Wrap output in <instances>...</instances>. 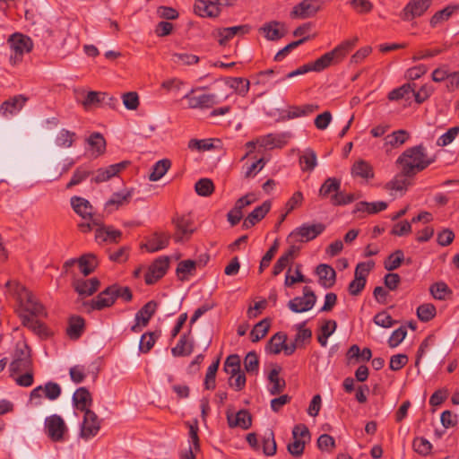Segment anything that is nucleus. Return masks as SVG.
<instances>
[{
	"label": "nucleus",
	"mask_w": 459,
	"mask_h": 459,
	"mask_svg": "<svg viewBox=\"0 0 459 459\" xmlns=\"http://www.w3.org/2000/svg\"><path fill=\"white\" fill-rule=\"evenodd\" d=\"M434 158L428 156L426 149L420 144L404 151L397 159L401 169L404 175L414 176L417 172L422 171L434 162Z\"/></svg>",
	"instance_id": "obj_1"
},
{
	"label": "nucleus",
	"mask_w": 459,
	"mask_h": 459,
	"mask_svg": "<svg viewBox=\"0 0 459 459\" xmlns=\"http://www.w3.org/2000/svg\"><path fill=\"white\" fill-rule=\"evenodd\" d=\"M357 42V37L342 42L332 51L324 54L316 61L309 63L311 70L314 72H321L329 67L331 65L340 63L354 48Z\"/></svg>",
	"instance_id": "obj_2"
},
{
	"label": "nucleus",
	"mask_w": 459,
	"mask_h": 459,
	"mask_svg": "<svg viewBox=\"0 0 459 459\" xmlns=\"http://www.w3.org/2000/svg\"><path fill=\"white\" fill-rule=\"evenodd\" d=\"M341 180L336 178H328L319 189V196L322 198H330L333 205H345L354 201V195L344 194L340 191Z\"/></svg>",
	"instance_id": "obj_3"
},
{
	"label": "nucleus",
	"mask_w": 459,
	"mask_h": 459,
	"mask_svg": "<svg viewBox=\"0 0 459 459\" xmlns=\"http://www.w3.org/2000/svg\"><path fill=\"white\" fill-rule=\"evenodd\" d=\"M325 230L323 223H304L292 230L287 237L288 243L308 242L315 239Z\"/></svg>",
	"instance_id": "obj_4"
},
{
	"label": "nucleus",
	"mask_w": 459,
	"mask_h": 459,
	"mask_svg": "<svg viewBox=\"0 0 459 459\" xmlns=\"http://www.w3.org/2000/svg\"><path fill=\"white\" fill-rule=\"evenodd\" d=\"M32 366L30 350L24 342L16 344L13 359L10 364V371L12 373H19L23 370H30Z\"/></svg>",
	"instance_id": "obj_5"
},
{
	"label": "nucleus",
	"mask_w": 459,
	"mask_h": 459,
	"mask_svg": "<svg viewBox=\"0 0 459 459\" xmlns=\"http://www.w3.org/2000/svg\"><path fill=\"white\" fill-rule=\"evenodd\" d=\"M293 441L287 446L288 452L294 457H300L305 449L306 438L310 439L308 429L303 425H296L292 429Z\"/></svg>",
	"instance_id": "obj_6"
},
{
	"label": "nucleus",
	"mask_w": 459,
	"mask_h": 459,
	"mask_svg": "<svg viewBox=\"0 0 459 459\" xmlns=\"http://www.w3.org/2000/svg\"><path fill=\"white\" fill-rule=\"evenodd\" d=\"M45 429L52 441L60 442L64 440L67 427L61 416L53 414L46 418Z\"/></svg>",
	"instance_id": "obj_7"
},
{
	"label": "nucleus",
	"mask_w": 459,
	"mask_h": 459,
	"mask_svg": "<svg viewBox=\"0 0 459 459\" xmlns=\"http://www.w3.org/2000/svg\"><path fill=\"white\" fill-rule=\"evenodd\" d=\"M22 301L23 311L21 314H28L32 317H42L47 316L44 306L38 299L29 290H23L20 294Z\"/></svg>",
	"instance_id": "obj_8"
},
{
	"label": "nucleus",
	"mask_w": 459,
	"mask_h": 459,
	"mask_svg": "<svg viewBox=\"0 0 459 459\" xmlns=\"http://www.w3.org/2000/svg\"><path fill=\"white\" fill-rule=\"evenodd\" d=\"M71 205L74 211L83 220H90L94 225H100L101 219L93 214V207L91 203L80 196H73L71 198Z\"/></svg>",
	"instance_id": "obj_9"
},
{
	"label": "nucleus",
	"mask_w": 459,
	"mask_h": 459,
	"mask_svg": "<svg viewBox=\"0 0 459 459\" xmlns=\"http://www.w3.org/2000/svg\"><path fill=\"white\" fill-rule=\"evenodd\" d=\"M101 420L91 410L84 412L83 420L81 427L80 436L84 439L91 438L99 433L100 429Z\"/></svg>",
	"instance_id": "obj_10"
},
{
	"label": "nucleus",
	"mask_w": 459,
	"mask_h": 459,
	"mask_svg": "<svg viewBox=\"0 0 459 459\" xmlns=\"http://www.w3.org/2000/svg\"><path fill=\"white\" fill-rule=\"evenodd\" d=\"M169 256H162L154 260V262L149 266V269L145 273L144 280L146 284L152 285L160 279H161L165 275L169 268Z\"/></svg>",
	"instance_id": "obj_11"
},
{
	"label": "nucleus",
	"mask_w": 459,
	"mask_h": 459,
	"mask_svg": "<svg viewBox=\"0 0 459 459\" xmlns=\"http://www.w3.org/2000/svg\"><path fill=\"white\" fill-rule=\"evenodd\" d=\"M431 4L432 0H410L404 6L401 17L404 21H411L421 16Z\"/></svg>",
	"instance_id": "obj_12"
},
{
	"label": "nucleus",
	"mask_w": 459,
	"mask_h": 459,
	"mask_svg": "<svg viewBox=\"0 0 459 459\" xmlns=\"http://www.w3.org/2000/svg\"><path fill=\"white\" fill-rule=\"evenodd\" d=\"M128 165L129 161L124 160L119 163L109 165L106 168H100L94 173H91L92 177L91 178V182L96 184L106 182L125 169Z\"/></svg>",
	"instance_id": "obj_13"
},
{
	"label": "nucleus",
	"mask_w": 459,
	"mask_h": 459,
	"mask_svg": "<svg viewBox=\"0 0 459 459\" xmlns=\"http://www.w3.org/2000/svg\"><path fill=\"white\" fill-rule=\"evenodd\" d=\"M173 223L176 227V231L174 233V240L176 242L188 240L195 231L193 221L189 217L178 216L173 219Z\"/></svg>",
	"instance_id": "obj_14"
},
{
	"label": "nucleus",
	"mask_w": 459,
	"mask_h": 459,
	"mask_svg": "<svg viewBox=\"0 0 459 459\" xmlns=\"http://www.w3.org/2000/svg\"><path fill=\"white\" fill-rule=\"evenodd\" d=\"M194 90L184 96L188 100L189 108H210L219 103L218 97L215 94L204 93L198 96H192Z\"/></svg>",
	"instance_id": "obj_15"
},
{
	"label": "nucleus",
	"mask_w": 459,
	"mask_h": 459,
	"mask_svg": "<svg viewBox=\"0 0 459 459\" xmlns=\"http://www.w3.org/2000/svg\"><path fill=\"white\" fill-rule=\"evenodd\" d=\"M255 201V198L253 194H247L236 201L234 207L227 214L228 221L231 226H236L239 223L243 217L242 210Z\"/></svg>",
	"instance_id": "obj_16"
},
{
	"label": "nucleus",
	"mask_w": 459,
	"mask_h": 459,
	"mask_svg": "<svg viewBox=\"0 0 459 459\" xmlns=\"http://www.w3.org/2000/svg\"><path fill=\"white\" fill-rule=\"evenodd\" d=\"M319 10L318 0H302L293 7L290 15L294 18L307 19L315 16Z\"/></svg>",
	"instance_id": "obj_17"
},
{
	"label": "nucleus",
	"mask_w": 459,
	"mask_h": 459,
	"mask_svg": "<svg viewBox=\"0 0 459 459\" xmlns=\"http://www.w3.org/2000/svg\"><path fill=\"white\" fill-rule=\"evenodd\" d=\"M134 190L131 189H123L122 191L114 193L111 197L105 204V210L109 213L118 210L120 207H123L130 203V200L133 196Z\"/></svg>",
	"instance_id": "obj_18"
},
{
	"label": "nucleus",
	"mask_w": 459,
	"mask_h": 459,
	"mask_svg": "<svg viewBox=\"0 0 459 459\" xmlns=\"http://www.w3.org/2000/svg\"><path fill=\"white\" fill-rule=\"evenodd\" d=\"M227 421L230 428H241L248 429L252 425L251 414L247 410H240L237 413L227 411Z\"/></svg>",
	"instance_id": "obj_19"
},
{
	"label": "nucleus",
	"mask_w": 459,
	"mask_h": 459,
	"mask_svg": "<svg viewBox=\"0 0 459 459\" xmlns=\"http://www.w3.org/2000/svg\"><path fill=\"white\" fill-rule=\"evenodd\" d=\"M12 52L29 53L32 50L33 43L30 37L21 33H14L8 39Z\"/></svg>",
	"instance_id": "obj_20"
},
{
	"label": "nucleus",
	"mask_w": 459,
	"mask_h": 459,
	"mask_svg": "<svg viewBox=\"0 0 459 459\" xmlns=\"http://www.w3.org/2000/svg\"><path fill=\"white\" fill-rule=\"evenodd\" d=\"M28 101V98L22 94L15 95L5 101L0 106V115L7 117L18 113Z\"/></svg>",
	"instance_id": "obj_21"
},
{
	"label": "nucleus",
	"mask_w": 459,
	"mask_h": 459,
	"mask_svg": "<svg viewBox=\"0 0 459 459\" xmlns=\"http://www.w3.org/2000/svg\"><path fill=\"white\" fill-rule=\"evenodd\" d=\"M251 28L247 24L227 27L218 29L215 32L216 37H218V42L221 46L226 45V43L230 40L233 37L238 34L245 35L250 31Z\"/></svg>",
	"instance_id": "obj_22"
},
{
	"label": "nucleus",
	"mask_w": 459,
	"mask_h": 459,
	"mask_svg": "<svg viewBox=\"0 0 459 459\" xmlns=\"http://www.w3.org/2000/svg\"><path fill=\"white\" fill-rule=\"evenodd\" d=\"M195 13L201 17L215 18L221 13V8L215 0H196Z\"/></svg>",
	"instance_id": "obj_23"
},
{
	"label": "nucleus",
	"mask_w": 459,
	"mask_h": 459,
	"mask_svg": "<svg viewBox=\"0 0 459 459\" xmlns=\"http://www.w3.org/2000/svg\"><path fill=\"white\" fill-rule=\"evenodd\" d=\"M271 209V202L264 201L261 205L255 208L244 220L243 228L249 229L263 220Z\"/></svg>",
	"instance_id": "obj_24"
},
{
	"label": "nucleus",
	"mask_w": 459,
	"mask_h": 459,
	"mask_svg": "<svg viewBox=\"0 0 459 459\" xmlns=\"http://www.w3.org/2000/svg\"><path fill=\"white\" fill-rule=\"evenodd\" d=\"M316 273L319 277V283L325 289L333 287L336 280V273L334 269L326 264H320L316 269Z\"/></svg>",
	"instance_id": "obj_25"
},
{
	"label": "nucleus",
	"mask_w": 459,
	"mask_h": 459,
	"mask_svg": "<svg viewBox=\"0 0 459 459\" xmlns=\"http://www.w3.org/2000/svg\"><path fill=\"white\" fill-rule=\"evenodd\" d=\"M170 235L165 232H155L148 239L147 243L142 245V247H145L149 252H157L165 248L169 242Z\"/></svg>",
	"instance_id": "obj_26"
},
{
	"label": "nucleus",
	"mask_w": 459,
	"mask_h": 459,
	"mask_svg": "<svg viewBox=\"0 0 459 459\" xmlns=\"http://www.w3.org/2000/svg\"><path fill=\"white\" fill-rule=\"evenodd\" d=\"M20 317L22 325L30 329L35 334L41 338L48 336L47 326L39 320L36 319V317L30 316L28 314H20Z\"/></svg>",
	"instance_id": "obj_27"
},
{
	"label": "nucleus",
	"mask_w": 459,
	"mask_h": 459,
	"mask_svg": "<svg viewBox=\"0 0 459 459\" xmlns=\"http://www.w3.org/2000/svg\"><path fill=\"white\" fill-rule=\"evenodd\" d=\"M121 236L122 232L120 230H114L111 227H105L102 223L95 232V239L98 243H117Z\"/></svg>",
	"instance_id": "obj_28"
},
{
	"label": "nucleus",
	"mask_w": 459,
	"mask_h": 459,
	"mask_svg": "<svg viewBox=\"0 0 459 459\" xmlns=\"http://www.w3.org/2000/svg\"><path fill=\"white\" fill-rule=\"evenodd\" d=\"M191 330L180 336L177 345L171 349L174 357L189 356L194 350V342L189 339Z\"/></svg>",
	"instance_id": "obj_29"
},
{
	"label": "nucleus",
	"mask_w": 459,
	"mask_h": 459,
	"mask_svg": "<svg viewBox=\"0 0 459 459\" xmlns=\"http://www.w3.org/2000/svg\"><path fill=\"white\" fill-rule=\"evenodd\" d=\"M73 403L77 410L85 412L87 410H91V394L86 387H80L74 393Z\"/></svg>",
	"instance_id": "obj_30"
},
{
	"label": "nucleus",
	"mask_w": 459,
	"mask_h": 459,
	"mask_svg": "<svg viewBox=\"0 0 459 459\" xmlns=\"http://www.w3.org/2000/svg\"><path fill=\"white\" fill-rule=\"evenodd\" d=\"M281 368L276 367L273 368L269 375H268V380L272 384V386L269 387V393L272 395H276L283 392V390L286 387V382L283 378L280 377Z\"/></svg>",
	"instance_id": "obj_31"
},
{
	"label": "nucleus",
	"mask_w": 459,
	"mask_h": 459,
	"mask_svg": "<svg viewBox=\"0 0 459 459\" xmlns=\"http://www.w3.org/2000/svg\"><path fill=\"white\" fill-rule=\"evenodd\" d=\"M283 25L278 22H270L261 27L260 30L268 40H278L284 36Z\"/></svg>",
	"instance_id": "obj_32"
},
{
	"label": "nucleus",
	"mask_w": 459,
	"mask_h": 459,
	"mask_svg": "<svg viewBox=\"0 0 459 459\" xmlns=\"http://www.w3.org/2000/svg\"><path fill=\"white\" fill-rule=\"evenodd\" d=\"M115 301L113 294H110L108 288L107 287L91 300V308L101 310L111 307Z\"/></svg>",
	"instance_id": "obj_33"
},
{
	"label": "nucleus",
	"mask_w": 459,
	"mask_h": 459,
	"mask_svg": "<svg viewBox=\"0 0 459 459\" xmlns=\"http://www.w3.org/2000/svg\"><path fill=\"white\" fill-rule=\"evenodd\" d=\"M115 301L113 294H110L108 288L107 287L91 300V308L101 310L111 307Z\"/></svg>",
	"instance_id": "obj_34"
},
{
	"label": "nucleus",
	"mask_w": 459,
	"mask_h": 459,
	"mask_svg": "<svg viewBox=\"0 0 459 459\" xmlns=\"http://www.w3.org/2000/svg\"><path fill=\"white\" fill-rule=\"evenodd\" d=\"M157 307L158 303L155 300H150L135 314V321L141 322L142 326H146Z\"/></svg>",
	"instance_id": "obj_35"
},
{
	"label": "nucleus",
	"mask_w": 459,
	"mask_h": 459,
	"mask_svg": "<svg viewBox=\"0 0 459 459\" xmlns=\"http://www.w3.org/2000/svg\"><path fill=\"white\" fill-rule=\"evenodd\" d=\"M76 141V134L67 129H61L56 138L55 144L61 149L71 148Z\"/></svg>",
	"instance_id": "obj_36"
},
{
	"label": "nucleus",
	"mask_w": 459,
	"mask_h": 459,
	"mask_svg": "<svg viewBox=\"0 0 459 459\" xmlns=\"http://www.w3.org/2000/svg\"><path fill=\"white\" fill-rule=\"evenodd\" d=\"M413 86H415V83H404L402 86L392 90L388 93L387 98L391 101L399 100L402 99L408 100L412 96L411 93L413 92Z\"/></svg>",
	"instance_id": "obj_37"
},
{
	"label": "nucleus",
	"mask_w": 459,
	"mask_h": 459,
	"mask_svg": "<svg viewBox=\"0 0 459 459\" xmlns=\"http://www.w3.org/2000/svg\"><path fill=\"white\" fill-rule=\"evenodd\" d=\"M316 302L302 297H295L288 302V307L294 313L307 312L315 306Z\"/></svg>",
	"instance_id": "obj_38"
},
{
	"label": "nucleus",
	"mask_w": 459,
	"mask_h": 459,
	"mask_svg": "<svg viewBox=\"0 0 459 459\" xmlns=\"http://www.w3.org/2000/svg\"><path fill=\"white\" fill-rule=\"evenodd\" d=\"M407 175H404L403 171L400 174H397L391 181L387 182L385 186V188L390 192H401L403 195L409 185V182L406 178ZM393 195V193H391Z\"/></svg>",
	"instance_id": "obj_39"
},
{
	"label": "nucleus",
	"mask_w": 459,
	"mask_h": 459,
	"mask_svg": "<svg viewBox=\"0 0 459 459\" xmlns=\"http://www.w3.org/2000/svg\"><path fill=\"white\" fill-rule=\"evenodd\" d=\"M99 285L100 281L97 278L77 281L75 283V290L80 295L90 296L98 290Z\"/></svg>",
	"instance_id": "obj_40"
},
{
	"label": "nucleus",
	"mask_w": 459,
	"mask_h": 459,
	"mask_svg": "<svg viewBox=\"0 0 459 459\" xmlns=\"http://www.w3.org/2000/svg\"><path fill=\"white\" fill-rule=\"evenodd\" d=\"M78 264L84 276L91 273L98 265L97 257L93 254H86L78 259Z\"/></svg>",
	"instance_id": "obj_41"
},
{
	"label": "nucleus",
	"mask_w": 459,
	"mask_h": 459,
	"mask_svg": "<svg viewBox=\"0 0 459 459\" xmlns=\"http://www.w3.org/2000/svg\"><path fill=\"white\" fill-rule=\"evenodd\" d=\"M299 163L303 171H312L317 165L316 152L310 149H306L299 157Z\"/></svg>",
	"instance_id": "obj_42"
},
{
	"label": "nucleus",
	"mask_w": 459,
	"mask_h": 459,
	"mask_svg": "<svg viewBox=\"0 0 459 459\" xmlns=\"http://www.w3.org/2000/svg\"><path fill=\"white\" fill-rule=\"evenodd\" d=\"M287 340V334L281 332L273 335L267 344L266 351L273 354H279L283 351Z\"/></svg>",
	"instance_id": "obj_43"
},
{
	"label": "nucleus",
	"mask_w": 459,
	"mask_h": 459,
	"mask_svg": "<svg viewBox=\"0 0 459 459\" xmlns=\"http://www.w3.org/2000/svg\"><path fill=\"white\" fill-rule=\"evenodd\" d=\"M319 109V106L317 104H306L303 106H295L291 107L288 113L287 117L290 119L297 118L300 117H305L314 113L315 111Z\"/></svg>",
	"instance_id": "obj_44"
},
{
	"label": "nucleus",
	"mask_w": 459,
	"mask_h": 459,
	"mask_svg": "<svg viewBox=\"0 0 459 459\" xmlns=\"http://www.w3.org/2000/svg\"><path fill=\"white\" fill-rule=\"evenodd\" d=\"M387 203L378 201L374 203L359 202L356 204L355 212H367L369 214H375L385 211L387 208Z\"/></svg>",
	"instance_id": "obj_45"
},
{
	"label": "nucleus",
	"mask_w": 459,
	"mask_h": 459,
	"mask_svg": "<svg viewBox=\"0 0 459 459\" xmlns=\"http://www.w3.org/2000/svg\"><path fill=\"white\" fill-rule=\"evenodd\" d=\"M458 10V5H448L444 9L437 11L430 19L431 27H437V25L447 21L452 14Z\"/></svg>",
	"instance_id": "obj_46"
},
{
	"label": "nucleus",
	"mask_w": 459,
	"mask_h": 459,
	"mask_svg": "<svg viewBox=\"0 0 459 459\" xmlns=\"http://www.w3.org/2000/svg\"><path fill=\"white\" fill-rule=\"evenodd\" d=\"M351 174L354 177L362 178H372L374 177L373 169L368 162L360 160L356 161L351 168Z\"/></svg>",
	"instance_id": "obj_47"
},
{
	"label": "nucleus",
	"mask_w": 459,
	"mask_h": 459,
	"mask_svg": "<svg viewBox=\"0 0 459 459\" xmlns=\"http://www.w3.org/2000/svg\"><path fill=\"white\" fill-rule=\"evenodd\" d=\"M410 137L406 130H397L388 134L385 138V145H390L393 148H397L403 145Z\"/></svg>",
	"instance_id": "obj_48"
},
{
	"label": "nucleus",
	"mask_w": 459,
	"mask_h": 459,
	"mask_svg": "<svg viewBox=\"0 0 459 459\" xmlns=\"http://www.w3.org/2000/svg\"><path fill=\"white\" fill-rule=\"evenodd\" d=\"M84 329V320L81 316H73L70 318L66 333L71 339H78Z\"/></svg>",
	"instance_id": "obj_49"
},
{
	"label": "nucleus",
	"mask_w": 459,
	"mask_h": 459,
	"mask_svg": "<svg viewBox=\"0 0 459 459\" xmlns=\"http://www.w3.org/2000/svg\"><path fill=\"white\" fill-rule=\"evenodd\" d=\"M87 143L94 152L96 157L104 153L106 150V141L101 134H91L87 139Z\"/></svg>",
	"instance_id": "obj_50"
},
{
	"label": "nucleus",
	"mask_w": 459,
	"mask_h": 459,
	"mask_svg": "<svg viewBox=\"0 0 459 459\" xmlns=\"http://www.w3.org/2000/svg\"><path fill=\"white\" fill-rule=\"evenodd\" d=\"M171 166V162L169 159H163L157 161L149 176L151 181H158L169 170Z\"/></svg>",
	"instance_id": "obj_51"
},
{
	"label": "nucleus",
	"mask_w": 459,
	"mask_h": 459,
	"mask_svg": "<svg viewBox=\"0 0 459 459\" xmlns=\"http://www.w3.org/2000/svg\"><path fill=\"white\" fill-rule=\"evenodd\" d=\"M270 328V320L264 318L258 322L250 332V338L253 342H257L264 338Z\"/></svg>",
	"instance_id": "obj_52"
},
{
	"label": "nucleus",
	"mask_w": 459,
	"mask_h": 459,
	"mask_svg": "<svg viewBox=\"0 0 459 459\" xmlns=\"http://www.w3.org/2000/svg\"><path fill=\"white\" fill-rule=\"evenodd\" d=\"M160 333L158 332H148L142 335L139 351L143 353L149 352L154 346L156 340L160 337Z\"/></svg>",
	"instance_id": "obj_53"
},
{
	"label": "nucleus",
	"mask_w": 459,
	"mask_h": 459,
	"mask_svg": "<svg viewBox=\"0 0 459 459\" xmlns=\"http://www.w3.org/2000/svg\"><path fill=\"white\" fill-rule=\"evenodd\" d=\"M110 294H113L115 300L121 299L126 302H129L133 299L132 290L127 286H121L119 284H112L108 287Z\"/></svg>",
	"instance_id": "obj_54"
},
{
	"label": "nucleus",
	"mask_w": 459,
	"mask_h": 459,
	"mask_svg": "<svg viewBox=\"0 0 459 459\" xmlns=\"http://www.w3.org/2000/svg\"><path fill=\"white\" fill-rule=\"evenodd\" d=\"M227 84L230 88L233 89L238 94L245 96L249 90L250 82L248 80L241 77L229 78Z\"/></svg>",
	"instance_id": "obj_55"
},
{
	"label": "nucleus",
	"mask_w": 459,
	"mask_h": 459,
	"mask_svg": "<svg viewBox=\"0 0 459 459\" xmlns=\"http://www.w3.org/2000/svg\"><path fill=\"white\" fill-rule=\"evenodd\" d=\"M337 327V324L334 320H326L321 326V333L317 336V341L321 346L325 347L327 345V339L334 333Z\"/></svg>",
	"instance_id": "obj_56"
},
{
	"label": "nucleus",
	"mask_w": 459,
	"mask_h": 459,
	"mask_svg": "<svg viewBox=\"0 0 459 459\" xmlns=\"http://www.w3.org/2000/svg\"><path fill=\"white\" fill-rule=\"evenodd\" d=\"M403 259V251L401 249L395 250L394 253L389 255L386 260L384 262V267L385 270L392 272L400 267Z\"/></svg>",
	"instance_id": "obj_57"
},
{
	"label": "nucleus",
	"mask_w": 459,
	"mask_h": 459,
	"mask_svg": "<svg viewBox=\"0 0 459 459\" xmlns=\"http://www.w3.org/2000/svg\"><path fill=\"white\" fill-rule=\"evenodd\" d=\"M196 267V263L194 260L181 261L177 267L176 273L180 281H185L188 274H191Z\"/></svg>",
	"instance_id": "obj_58"
},
{
	"label": "nucleus",
	"mask_w": 459,
	"mask_h": 459,
	"mask_svg": "<svg viewBox=\"0 0 459 459\" xmlns=\"http://www.w3.org/2000/svg\"><path fill=\"white\" fill-rule=\"evenodd\" d=\"M91 174V171L88 169L84 166L78 167L73 173V176L70 179V181L66 185V188H72L74 186L79 185L82 181H84Z\"/></svg>",
	"instance_id": "obj_59"
},
{
	"label": "nucleus",
	"mask_w": 459,
	"mask_h": 459,
	"mask_svg": "<svg viewBox=\"0 0 459 459\" xmlns=\"http://www.w3.org/2000/svg\"><path fill=\"white\" fill-rule=\"evenodd\" d=\"M436 307L431 303H425L418 307L417 316L421 322H429L436 316Z\"/></svg>",
	"instance_id": "obj_60"
},
{
	"label": "nucleus",
	"mask_w": 459,
	"mask_h": 459,
	"mask_svg": "<svg viewBox=\"0 0 459 459\" xmlns=\"http://www.w3.org/2000/svg\"><path fill=\"white\" fill-rule=\"evenodd\" d=\"M224 370L230 375V379L240 371V359L237 354L227 357L224 362Z\"/></svg>",
	"instance_id": "obj_61"
},
{
	"label": "nucleus",
	"mask_w": 459,
	"mask_h": 459,
	"mask_svg": "<svg viewBox=\"0 0 459 459\" xmlns=\"http://www.w3.org/2000/svg\"><path fill=\"white\" fill-rule=\"evenodd\" d=\"M429 291L433 298L438 300H444L446 297L452 292L448 285L444 281L432 284L429 288Z\"/></svg>",
	"instance_id": "obj_62"
},
{
	"label": "nucleus",
	"mask_w": 459,
	"mask_h": 459,
	"mask_svg": "<svg viewBox=\"0 0 459 459\" xmlns=\"http://www.w3.org/2000/svg\"><path fill=\"white\" fill-rule=\"evenodd\" d=\"M195 189L198 195L209 196L214 191V185L210 178H201L195 183Z\"/></svg>",
	"instance_id": "obj_63"
},
{
	"label": "nucleus",
	"mask_w": 459,
	"mask_h": 459,
	"mask_svg": "<svg viewBox=\"0 0 459 459\" xmlns=\"http://www.w3.org/2000/svg\"><path fill=\"white\" fill-rule=\"evenodd\" d=\"M190 438L192 446H190L188 450L181 455V459H195V454L200 450L197 432L193 427L190 428Z\"/></svg>",
	"instance_id": "obj_64"
}]
</instances>
